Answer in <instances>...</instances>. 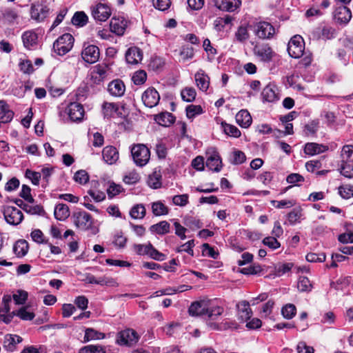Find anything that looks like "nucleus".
<instances>
[{
	"label": "nucleus",
	"mask_w": 353,
	"mask_h": 353,
	"mask_svg": "<svg viewBox=\"0 0 353 353\" xmlns=\"http://www.w3.org/2000/svg\"><path fill=\"white\" fill-rule=\"evenodd\" d=\"M334 19L340 23H347L352 18L350 10L345 6H339L334 12Z\"/></svg>",
	"instance_id": "17"
},
{
	"label": "nucleus",
	"mask_w": 353,
	"mask_h": 353,
	"mask_svg": "<svg viewBox=\"0 0 353 353\" xmlns=\"http://www.w3.org/2000/svg\"><path fill=\"white\" fill-rule=\"evenodd\" d=\"M22 341V338L18 335L8 334L4 336L3 347L7 351L13 352L18 343Z\"/></svg>",
	"instance_id": "26"
},
{
	"label": "nucleus",
	"mask_w": 353,
	"mask_h": 353,
	"mask_svg": "<svg viewBox=\"0 0 353 353\" xmlns=\"http://www.w3.org/2000/svg\"><path fill=\"white\" fill-rule=\"evenodd\" d=\"M105 338V334L99 332L92 328H87L85 331L84 342L89 341L90 340H97Z\"/></svg>",
	"instance_id": "38"
},
{
	"label": "nucleus",
	"mask_w": 353,
	"mask_h": 353,
	"mask_svg": "<svg viewBox=\"0 0 353 353\" xmlns=\"http://www.w3.org/2000/svg\"><path fill=\"white\" fill-rule=\"evenodd\" d=\"M234 36L236 41L242 43L247 41L249 39L250 34L248 32L247 27L241 26L238 28Z\"/></svg>",
	"instance_id": "43"
},
{
	"label": "nucleus",
	"mask_w": 353,
	"mask_h": 353,
	"mask_svg": "<svg viewBox=\"0 0 353 353\" xmlns=\"http://www.w3.org/2000/svg\"><path fill=\"white\" fill-rule=\"evenodd\" d=\"M252 27L255 35L261 39H270L276 33L274 27L269 22H256Z\"/></svg>",
	"instance_id": "3"
},
{
	"label": "nucleus",
	"mask_w": 353,
	"mask_h": 353,
	"mask_svg": "<svg viewBox=\"0 0 353 353\" xmlns=\"http://www.w3.org/2000/svg\"><path fill=\"white\" fill-rule=\"evenodd\" d=\"M339 194L342 198L347 199L353 196V185H343L339 188Z\"/></svg>",
	"instance_id": "51"
},
{
	"label": "nucleus",
	"mask_w": 353,
	"mask_h": 353,
	"mask_svg": "<svg viewBox=\"0 0 353 353\" xmlns=\"http://www.w3.org/2000/svg\"><path fill=\"white\" fill-rule=\"evenodd\" d=\"M161 174L159 173H157V172H154L148 177V185L154 189H157L160 188L161 185Z\"/></svg>",
	"instance_id": "48"
},
{
	"label": "nucleus",
	"mask_w": 353,
	"mask_h": 353,
	"mask_svg": "<svg viewBox=\"0 0 353 353\" xmlns=\"http://www.w3.org/2000/svg\"><path fill=\"white\" fill-rule=\"evenodd\" d=\"M75 226L81 230H87L91 228L93 221L90 214L85 211H76L72 216Z\"/></svg>",
	"instance_id": "4"
},
{
	"label": "nucleus",
	"mask_w": 353,
	"mask_h": 353,
	"mask_svg": "<svg viewBox=\"0 0 353 353\" xmlns=\"http://www.w3.org/2000/svg\"><path fill=\"white\" fill-rule=\"evenodd\" d=\"M140 180L139 174L136 172H130L123 177V181L128 185L135 184Z\"/></svg>",
	"instance_id": "60"
},
{
	"label": "nucleus",
	"mask_w": 353,
	"mask_h": 353,
	"mask_svg": "<svg viewBox=\"0 0 353 353\" xmlns=\"http://www.w3.org/2000/svg\"><path fill=\"white\" fill-rule=\"evenodd\" d=\"M236 323L234 322H221V323H216L210 322L208 324V327L214 330H227L228 328H230L233 327Z\"/></svg>",
	"instance_id": "50"
},
{
	"label": "nucleus",
	"mask_w": 353,
	"mask_h": 353,
	"mask_svg": "<svg viewBox=\"0 0 353 353\" xmlns=\"http://www.w3.org/2000/svg\"><path fill=\"white\" fill-rule=\"evenodd\" d=\"M302 210L299 208H294L288 214V219L291 224H294L299 222L302 216Z\"/></svg>",
	"instance_id": "52"
},
{
	"label": "nucleus",
	"mask_w": 353,
	"mask_h": 353,
	"mask_svg": "<svg viewBox=\"0 0 353 353\" xmlns=\"http://www.w3.org/2000/svg\"><path fill=\"white\" fill-rule=\"evenodd\" d=\"M74 179L80 184H85L89 180V176L85 170H81L74 174Z\"/></svg>",
	"instance_id": "61"
},
{
	"label": "nucleus",
	"mask_w": 353,
	"mask_h": 353,
	"mask_svg": "<svg viewBox=\"0 0 353 353\" xmlns=\"http://www.w3.org/2000/svg\"><path fill=\"white\" fill-rule=\"evenodd\" d=\"M92 14L94 19L105 21L111 15V9L107 4L99 3L92 8Z\"/></svg>",
	"instance_id": "10"
},
{
	"label": "nucleus",
	"mask_w": 353,
	"mask_h": 353,
	"mask_svg": "<svg viewBox=\"0 0 353 353\" xmlns=\"http://www.w3.org/2000/svg\"><path fill=\"white\" fill-rule=\"evenodd\" d=\"M88 19V16L83 12H77L72 19V23L74 26L82 27L87 23Z\"/></svg>",
	"instance_id": "41"
},
{
	"label": "nucleus",
	"mask_w": 353,
	"mask_h": 353,
	"mask_svg": "<svg viewBox=\"0 0 353 353\" xmlns=\"http://www.w3.org/2000/svg\"><path fill=\"white\" fill-rule=\"evenodd\" d=\"M147 74L144 70L137 71L132 76V81L136 85H141L145 83Z\"/></svg>",
	"instance_id": "58"
},
{
	"label": "nucleus",
	"mask_w": 353,
	"mask_h": 353,
	"mask_svg": "<svg viewBox=\"0 0 353 353\" xmlns=\"http://www.w3.org/2000/svg\"><path fill=\"white\" fill-rule=\"evenodd\" d=\"M170 225L166 221H161L150 227V230L158 234H165L170 232Z\"/></svg>",
	"instance_id": "37"
},
{
	"label": "nucleus",
	"mask_w": 353,
	"mask_h": 353,
	"mask_svg": "<svg viewBox=\"0 0 353 353\" xmlns=\"http://www.w3.org/2000/svg\"><path fill=\"white\" fill-rule=\"evenodd\" d=\"M67 113L72 121H81L84 115V108L79 103H70L66 109Z\"/></svg>",
	"instance_id": "12"
},
{
	"label": "nucleus",
	"mask_w": 353,
	"mask_h": 353,
	"mask_svg": "<svg viewBox=\"0 0 353 353\" xmlns=\"http://www.w3.org/2000/svg\"><path fill=\"white\" fill-rule=\"evenodd\" d=\"M239 318L244 321H248L252 316V312L250 304L246 301H242L236 305Z\"/></svg>",
	"instance_id": "27"
},
{
	"label": "nucleus",
	"mask_w": 353,
	"mask_h": 353,
	"mask_svg": "<svg viewBox=\"0 0 353 353\" xmlns=\"http://www.w3.org/2000/svg\"><path fill=\"white\" fill-rule=\"evenodd\" d=\"M130 152L133 162L137 166L143 167L150 161V150L145 144L136 143L132 145Z\"/></svg>",
	"instance_id": "1"
},
{
	"label": "nucleus",
	"mask_w": 353,
	"mask_h": 353,
	"mask_svg": "<svg viewBox=\"0 0 353 353\" xmlns=\"http://www.w3.org/2000/svg\"><path fill=\"white\" fill-rule=\"evenodd\" d=\"M108 90L112 96L119 97L124 94L125 86L121 79H115L108 84Z\"/></svg>",
	"instance_id": "22"
},
{
	"label": "nucleus",
	"mask_w": 353,
	"mask_h": 353,
	"mask_svg": "<svg viewBox=\"0 0 353 353\" xmlns=\"http://www.w3.org/2000/svg\"><path fill=\"white\" fill-rule=\"evenodd\" d=\"M15 316H19L23 321H31L35 316L33 312L28 310L27 307H22L17 312H15Z\"/></svg>",
	"instance_id": "49"
},
{
	"label": "nucleus",
	"mask_w": 353,
	"mask_h": 353,
	"mask_svg": "<svg viewBox=\"0 0 353 353\" xmlns=\"http://www.w3.org/2000/svg\"><path fill=\"white\" fill-rule=\"evenodd\" d=\"M146 210L143 204L134 205L130 212V216L134 219H142L145 216Z\"/></svg>",
	"instance_id": "36"
},
{
	"label": "nucleus",
	"mask_w": 353,
	"mask_h": 353,
	"mask_svg": "<svg viewBox=\"0 0 353 353\" xmlns=\"http://www.w3.org/2000/svg\"><path fill=\"white\" fill-rule=\"evenodd\" d=\"M263 243L272 250L277 249L281 246L280 243L274 236H268L264 238L263 240Z\"/></svg>",
	"instance_id": "63"
},
{
	"label": "nucleus",
	"mask_w": 353,
	"mask_h": 353,
	"mask_svg": "<svg viewBox=\"0 0 353 353\" xmlns=\"http://www.w3.org/2000/svg\"><path fill=\"white\" fill-rule=\"evenodd\" d=\"M103 160L108 164L112 165L119 159V152L117 148L112 145L105 147L102 151Z\"/></svg>",
	"instance_id": "25"
},
{
	"label": "nucleus",
	"mask_w": 353,
	"mask_h": 353,
	"mask_svg": "<svg viewBox=\"0 0 353 353\" xmlns=\"http://www.w3.org/2000/svg\"><path fill=\"white\" fill-rule=\"evenodd\" d=\"M50 9L47 6L32 4L30 9L31 18L37 21H43L49 14Z\"/></svg>",
	"instance_id": "13"
},
{
	"label": "nucleus",
	"mask_w": 353,
	"mask_h": 353,
	"mask_svg": "<svg viewBox=\"0 0 353 353\" xmlns=\"http://www.w3.org/2000/svg\"><path fill=\"white\" fill-rule=\"evenodd\" d=\"M28 250V245L25 240L17 241L13 247V251L14 254L19 256L22 257L25 256Z\"/></svg>",
	"instance_id": "35"
},
{
	"label": "nucleus",
	"mask_w": 353,
	"mask_h": 353,
	"mask_svg": "<svg viewBox=\"0 0 353 353\" xmlns=\"http://www.w3.org/2000/svg\"><path fill=\"white\" fill-rule=\"evenodd\" d=\"M304 49V41L300 35H295L291 38L288 46V51L291 57L300 58L303 54Z\"/></svg>",
	"instance_id": "5"
},
{
	"label": "nucleus",
	"mask_w": 353,
	"mask_h": 353,
	"mask_svg": "<svg viewBox=\"0 0 353 353\" xmlns=\"http://www.w3.org/2000/svg\"><path fill=\"white\" fill-rule=\"evenodd\" d=\"M128 239L121 232L117 233L114 236L113 243L119 248H123L125 246Z\"/></svg>",
	"instance_id": "62"
},
{
	"label": "nucleus",
	"mask_w": 353,
	"mask_h": 353,
	"mask_svg": "<svg viewBox=\"0 0 353 353\" xmlns=\"http://www.w3.org/2000/svg\"><path fill=\"white\" fill-rule=\"evenodd\" d=\"M207 301L202 300L200 301L193 302L189 309L188 312L190 316H198L206 314Z\"/></svg>",
	"instance_id": "23"
},
{
	"label": "nucleus",
	"mask_w": 353,
	"mask_h": 353,
	"mask_svg": "<svg viewBox=\"0 0 353 353\" xmlns=\"http://www.w3.org/2000/svg\"><path fill=\"white\" fill-rule=\"evenodd\" d=\"M25 212L32 215H43L44 210L42 206L39 205H31L28 203V205H24Z\"/></svg>",
	"instance_id": "53"
},
{
	"label": "nucleus",
	"mask_w": 353,
	"mask_h": 353,
	"mask_svg": "<svg viewBox=\"0 0 353 353\" xmlns=\"http://www.w3.org/2000/svg\"><path fill=\"white\" fill-rule=\"evenodd\" d=\"M2 16L9 23H12L18 17L17 12L10 8H6L1 11Z\"/></svg>",
	"instance_id": "59"
},
{
	"label": "nucleus",
	"mask_w": 353,
	"mask_h": 353,
	"mask_svg": "<svg viewBox=\"0 0 353 353\" xmlns=\"http://www.w3.org/2000/svg\"><path fill=\"white\" fill-rule=\"evenodd\" d=\"M155 121L162 126H169L174 122L175 118L172 113L165 112L156 115Z\"/></svg>",
	"instance_id": "33"
},
{
	"label": "nucleus",
	"mask_w": 353,
	"mask_h": 353,
	"mask_svg": "<svg viewBox=\"0 0 353 353\" xmlns=\"http://www.w3.org/2000/svg\"><path fill=\"white\" fill-rule=\"evenodd\" d=\"M293 265H294L292 263L279 264L275 268L276 274L279 276H281L285 274V273H287L291 270Z\"/></svg>",
	"instance_id": "55"
},
{
	"label": "nucleus",
	"mask_w": 353,
	"mask_h": 353,
	"mask_svg": "<svg viewBox=\"0 0 353 353\" xmlns=\"http://www.w3.org/2000/svg\"><path fill=\"white\" fill-rule=\"evenodd\" d=\"M201 113L202 108L200 105H190L186 108V115L189 119H192Z\"/></svg>",
	"instance_id": "56"
},
{
	"label": "nucleus",
	"mask_w": 353,
	"mask_h": 353,
	"mask_svg": "<svg viewBox=\"0 0 353 353\" xmlns=\"http://www.w3.org/2000/svg\"><path fill=\"white\" fill-rule=\"evenodd\" d=\"M125 59L129 64H138L143 59V52L138 47H130L125 52Z\"/></svg>",
	"instance_id": "19"
},
{
	"label": "nucleus",
	"mask_w": 353,
	"mask_h": 353,
	"mask_svg": "<svg viewBox=\"0 0 353 353\" xmlns=\"http://www.w3.org/2000/svg\"><path fill=\"white\" fill-rule=\"evenodd\" d=\"M37 34L32 30L26 31L22 35L23 45L28 50H32L37 46Z\"/></svg>",
	"instance_id": "28"
},
{
	"label": "nucleus",
	"mask_w": 353,
	"mask_h": 353,
	"mask_svg": "<svg viewBox=\"0 0 353 353\" xmlns=\"http://www.w3.org/2000/svg\"><path fill=\"white\" fill-rule=\"evenodd\" d=\"M74 41V37L71 34H63L54 42L53 49L57 54L63 56L71 50Z\"/></svg>",
	"instance_id": "2"
},
{
	"label": "nucleus",
	"mask_w": 353,
	"mask_h": 353,
	"mask_svg": "<svg viewBox=\"0 0 353 353\" xmlns=\"http://www.w3.org/2000/svg\"><path fill=\"white\" fill-rule=\"evenodd\" d=\"M236 123L242 128H248L252 123V117L246 110H241L236 114Z\"/></svg>",
	"instance_id": "31"
},
{
	"label": "nucleus",
	"mask_w": 353,
	"mask_h": 353,
	"mask_svg": "<svg viewBox=\"0 0 353 353\" xmlns=\"http://www.w3.org/2000/svg\"><path fill=\"white\" fill-rule=\"evenodd\" d=\"M208 157L206 160V166L210 170L214 172H219L222 168V162L219 153L212 150V152H208Z\"/></svg>",
	"instance_id": "16"
},
{
	"label": "nucleus",
	"mask_w": 353,
	"mask_h": 353,
	"mask_svg": "<svg viewBox=\"0 0 353 353\" xmlns=\"http://www.w3.org/2000/svg\"><path fill=\"white\" fill-rule=\"evenodd\" d=\"M138 340L137 333L132 329H127L118 334L117 342L121 345L132 346L135 345Z\"/></svg>",
	"instance_id": "7"
},
{
	"label": "nucleus",
	"mask_w": 353,
	"mask_h": 353,
	"mask_svg": "<svg viewBox=\"0 0 353 353\" xmlns=\"http://www.w3.org/2000/svg\"><path fill=\"white\" fill-rule=\"evenodd\" d=\"M127 21L123 18L113 17L111 19L110 24V30L116 34L121 36L125 32V30L127 28Z\"/></svg>",
	"instance_id": "24"
},
{
	"label": "nucleus",
	"mask_w": 353,
	"mask_h": 353,
	"mask_svg": "<svg viewBox=\"0 0 353 353\" xmlns=\"http://www.w3.org/2000/svg\"><path fill=\"white\" fill-rule=\"evenodd\" d=\"M3 213L6 221L12 225H19L23 219L22 212L13 206L4 207Z\"/></svg>",
	"instance_id": "6"
},
{
	"label": "nucleus",
	"mask_w": 353,
	"mask_h": 353,
	"mask_svg": "<svg viewBox=\"0 0 353 353\" xmlns=\"http://www.w3.org/2000/svg\"><path fill=\"white\" fill-rule=\"evenodd\" d=\"M297 288L301 292H310L312 288V285L307 277L300 276L298 281Z\"/></svg>",
	"instance_id": "44"
},
{
	"label": "nucleus",
	"mask_w": 353,
	"mask_h": 353,
	"mask_svg": "<svg viewBox=\"0 0 353 353\" xmlns=\"http://www.w3.org/2000/svg\"><path fill=\"white\" fill-rule=\"evenodd\" d=\"M103 114L105 118H111L119 115V106L114 103L104 102L103 104Z\"/></svg>",
	"instance_id": "32"
},
{
	"label": "nucleus",
	"mask_w": 353,
	"mask_h": 353,
	"mask_svg": "<svg viewBox=\"0 0 353 353\" xmlns=\"http://www.w3.org/2000/svg\"><path fill=\"white\" fill-rule=\"evenodd\" d=\"M79 353H105V351L101 345H89L81 347Z\"/></svg>",
	"instance_id": "47"
},
{
	"label": "nucleus",
	"mask_w": 353,
	"mask_h": 353,
	"mask_svg": "<svg viewBox=\"0 0 353 353\" xmlns=\"http://www.w3.org/2000/svg\"><path fill=\"white\" fill-rule=\"evenodd\" d=\"M328 150L327 145L316 143H307L304 148V152L308 155H315L325 152Z\"/></svg>",
	"instance_id": "30"
},
{
	"label": "nucleus",
	"mask_w": 353,
	"mask_h": 353,
	"mask_svg": "<svg viewBox=\"0 0 353 353\" xmlns=\"http://www.w3.org/2000/svg\"><path fill=\"white\" fill-rule=\"evenodd\" d=\"M108 68L106 65H95L90 74V80L93 84L100 85L107 77Z\"/></svg>",
	"instance_id": "9"
},
{
	"label": "nucleus",
	"mask_w": 353,
	"mask_h": 353,
	"mask_svg": "<svg viewBox=\"0 0 353 353\" xmlns=\"http://www.w3.org/2000/svg\"><path fill=\"white\" fill-rule=\"evenodd\" d=\"M194 80L196 86L203 92H206L210 85V77L204 70L200 69L194 74Z\"/></svg>",
	"instance_id": "21"
},
{
	"label": "nucleus",
	"mask_w": 353,
	"mask_h": 353,
	"mask_svg": "<svg viewBox=\"0 0 353 353\" xmlns=\"http://www.w3.org/2000/svg\"><path fill=\"white\" fill-rule=\"evenodd\" d=\"M343 162H353V146L344 145L341 151Z\"/></svg>",
	"instance_id": "45"
},
{
	"label": "nucleus",
	"mask_w": 353,
	"mask_h": 353,
	"mask_svg": "<svg viewBox=\"0 0 353 353\" xmlns=\"http://www.w3.org/2000/svg\"><path fill=\"white\" fill-rule=\"evenodd\" d=\"M224 312L222 305L218 303L216 300L207 301L206 316L212 320H215L219 316H221Z\"/></svg>",
	"instance_id": "15"
},
{
	"label": "nucleus",
	"mask_w": 353,
	"mask_h": 353,
	"mask_svg": "<svg viewBox=\"0 0 353 353\" xmlns=\"http://www.w3.org/2000/svg\"><path fill=\"white\" fill-rule=\"evenodd\" d=\"M196 92L194 88L186 87L181 92L182 99L186 102H192L196 98Z\"/></svg>",
	"instance_id": "39"
},
{
	"label": "nucleus",
	"mask_w": 353,
	"mask_h": 353,
	"mask_svg": "<svg viewBox=\"0 0 353 353\" xmlns=\"http://www.w3.org/2000/svg\"><path fill=\"white\" fill-rule=\"evenodd\" d=\"M306 260L310 263H321L325 261L326 256L325 253H308L306 256Z\"/></svg>",
	"instance_id": "54"
},
{
	"label": "nucleus",
	"mask_w": 353,
	"mask_h": 353,
	"mask_svg": "<svg viewBox=\"0 0 353 353\" xmlns=\"http://www.w3.org/2000/svg\"><path fill=\"white\" fill-rule=\"evenodd\" d=\"M261 96L264 101L275 102L279 99L278 88L274 85L268 84L263 88Z\"/></svg>",
	"instance_id": "20"
},
{
	"label": "nucleus",
	"mask_w": 353,
	"mask_h": 353,
	"mask_svg": "<svg viewBox=\"0 0 353 353\" xmlns=\"http://www.w3.org/2000/svg\"><path fill=\"white\" fill-rule=\"evenodd\" d=\"M14 112L10 110L9 105L3 100H0V121L7 123L12 121Z\"/></svg>",
	"instance_id": "29"
},
{
	"label": "nucleus",
	"mask_w": 353,
	"mask_h": 353,
	"mask_svg": "<svg viewBox=\"0 0 353 353\" xmlns=\"http://www.w3.org/2000/svg\"><path fill=\"white\" fill-rule=\"evenodd\" d=\"M152 210L155 216L165 215L168 213V208L161 201L152 203Z\"/></svg>",
	"instance_id": "40"
},
{
	"label": "nucleus",
	"mask_w": 353,
	"mask_h": 353,
	"mask_svg": "<svg viewBox=\"0 0 353 353\" xmlns=\"http://www.w3.org/2000/svg\"><path fill=\"white\" fill-rule=\"evenodd\" d=\"M224 132L230 137L238 138L241 136V131L234 125L222 123Z\"/></svg>",
	"instance_id": "46"
},
{
	"label": "nucleus",
	"mask_w": 353,
	"mask_h": 353,
	"mask_svg": "<svg viewBox=\"0 0 353 353\" xmlns=\"http://www.w3.org/2000/svg\"><path fill=\"white\" fill-rule=\"evenodd\" d=\"M215 6L223 11L233 12L241 5V0H214Z\"/></svg>",
	"instance_id": "18"
},
{
	"label": "nucleus",
	"mask_w": 353,
	"mask_h": 353,
	"mask_svg": "<svg viewBox=\"0 0 353 353\" xmlns=\"http://www.w3.org/2000/svg\"><path fill=\"white\" fill-rule=\"evenodd\" d=\"M99 49L97 46L89 45L81 52L83 59L88 63H94L99 60Z\"/></svg>",
	"instance_id": "14"
},
{
	"label": "nucleus",
	"mask_w": 353,
	"mask_h": 353,
	"mask_svg": "<svg viewBox=\"0 0 353 353\" xmlns=\"http://www.w3.org/2000/svg\"><path fill=\"white\" fill-rule=\"evenodd\" d=\"M253 52L261 61L270 62L274 55L271 47L266 43L258 44L254 47Z\"/></svg>",
	"instance_id": "8"
},
{
	"label": "nucleus",
	"mask_w": 353,
	"mask_h": 353,
	"mask_svg": "<svg viewBox=\"0 0 353 353\" xmlns=\"http://www.w3.org/2000/svg\"><path fill=\"white\" fill-rule=\"evenodd\" d=\"M16 304H23L28 299V292L23 290H18L17 292L12 296Z\"/></svg>",
	"instance_id": "64"
},
{
	"label": "nucleus",
	"mask_w": 353,
	"mask_h": 353,
	"mask_svg": "<svg viewBox=\"0 0 353 353\" xmlns=\"http://www.w3.org/2000/svg\"><path fill=\"white\" fill-rule=\"evenodd\" d=\"M271 203L276 208L281 209L285 208H291L294 206L296 202L294 200H281V201H271Z\"/></svg>",
	"instance_id": "57"
},
{
	"label": "nucleus",
	"mask_w": 353,
	"mask_h": 353,
	"mask_svg": "<svg viewBox=\"0 0 353 353\" xmlns=\"http://www.w3.org/2000/svg\"><path fill=\"white\" fill-rule=\"evenodd\" d=\"M296 313V308L294 304L288 303L281 309V314L285 319H291Z\"/></svg>",
	"instance_id": "42"
},
{
	"label": "nucleus",
	"mask_w": 353,
	"mask_h": 353,
	"mask_svg": "<svg viewBox=\"0 0 353 353\" xmlns=\"http://www.w3.org/2000/svg\"><path fill=\"white\" fill-rule=\"evenodd\" d=\"M54 217L59 221H64L70 216L69 208L67 205L59 203L56 205L54 211Z\"/></svg>",
	"instance_id": "34"
},
{
	"label": "nucleus",
	"mask_w": 353,
	"mask_h": 353,
	"mask_svg": "<svg viewBox=\"0 0 353 353\" xmlns=\"http://www.w3.org/2000/svg\"><path fill=\"white\" fill-rule=\"evenodd\" d=\"M141 99L146 107L153 108L159 103L160 95L156 89L149 88L143 93Z\"/></svg>",
	"instance_id": "11"
}]
</instances>
